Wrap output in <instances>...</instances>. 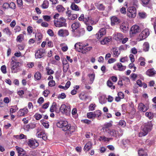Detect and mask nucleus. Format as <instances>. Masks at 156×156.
<instances>
[{
    "label": "nucleus",
    "mask_w": 156,
    "mask_h": 156,
    "mask_svg": "<svg viewBox=\"0 0 156 156\" xmlns=\"http://www.w3.org/2000/svg\"><path fill=\"white\" fill-rule=\"evenodd\" d=\"M152 127V125L151 122H148L145 123L142 126V130L139 133V136L142 137L146 135L151 130Z\"/></svg>",
    "instance_id": "1"
},
{
    "label": "nucleus",
    "mask_w": 156,
    "mask_h": 156,
    "mask_svg": "<svg viewBox=\"0 0 156 156\" xmlns=\"http://www.w3.org/2000/svg\"><path fill=\"white\" fill-rule=\"evenodd\" d=\"M66 22V20L63 17H61L57 20H54V24L56 27H66L67 26V23Z\"/></svg>",
    "instance_id": "2"
},
{
    "label": "nucleus",
    "mask_w": 156,
    "mask_h": 156,
    "mask_svg": "<svg viewBox=\"0 0 156 156\" xmlns=\"http://www.w3.org/2000/svg\"><path fill=\"white\" fill-rule=\"evenodd\" d=\"M20 63L19 62H16L12 60L11 63V69L13 73H16L20 70Z\"/></svg>",
    "instance_id": "3"
},
{
    "label": "nucleus",
    "mask_w": 156,
    "mask_h": 156,
    "mask_svg": "<svg viewBox=\"0 0 156 156\" xmlns=\"http://www.w3.org/2000/svg\"><path fill=\"white\" fill-rule=\"evenodd\" d=\"M136 15V10L135 7H129L127 9V16L130 18H135Z\"/></svg>",
    "instance_id": "4"
},
{
    "label": "nucleus",
    "mask_w": 156,
    "mask_h": 156,
    "mask_svg": "<svg viewBox=\"0 0 156 156\" xmlns=\"http://www.w3.org/2000/svg\"><path fill=\"white\" fill-rule=\"evenodd\" d=\"M59 110L62 114L66 115H69L70 113L71 108L69 105L66 106L64 104L62 105L59 108Z\"/></svg>",
    "instance_id": "5"
},
{
    "label": "nucleus",
    "mask_w": 156,
    "mask_h": 156,
    "mask_svg": "<svg viewBox=\"0 0 156 156\" xmlns=\"http://www.w3.org/2000/svg\"><path fill=\"white\" fill-rule=\"evenodd\" d=\"M69 124L66 121H60L57 123V126L58 127L61 128L62 130L66 131L67 130V127Z\"/></svg>",
    "instance_id": "6"
},
{
    "label": "nucleus",
    "mask_w": 156,
    "mask_h": 156,
    "mask_svg": "<svg viewBox=\"0 0 156 156\" xmlns=\"http://www.w3.org/2000/svg\"><path fill=\"white\" fill-rule=\"evenodd\" d=\"M150 31L148 29H145L139 35L140 40L145 39L150 34Z\"/></svg>",
    "instance_id": "7"
},
{
    "label": "nucleus",
    "mask_w": 156,
    "mask_h": 156,
    "mask_svg": "<svg viewBox=\"0 0 156 156\" xmlns=\"http://www.w3.org/2000/svg\"><path fill=\"white\" fill-rule=\"evenodd\" d=\"M28 145L31 148L34 149L35 148L38 146L39 144L35 139H31L28 140Z\"/></svg>",
    "instance_id": "8"
},
{
    "label": "nucleus",
    "mask_w": 156,
    "mask_h": 156,
    "mask_svg": "<svg viewBox=\"0 0 156 156\" xmlns=\"http://www.w3.org/2000/svg\"><path fill=\"white\" fill-rule=\"evenodd\" d=\"M50 111L51 112H55L57 113H58L60 112L59 106L55 102H53L51 106L50 107Z\"/></svg>",
    "instance_id": "9"
},
{
    "label": "nucleus",
    "mask_w": 156,
    "mask_h": 156,
    "mask_svg": "<svg viewBox=\"0 0 156 156\" xmlns=\"http://www.w3.org/2000/svg\"><path fill=\"white\" fill-rule=\"evenodd\" d=\"M106 34V30L105 28H102L96 34V38L98 40H100L102 37L105 35Z\"/></svg>",
    "instance_id": "10"
},
{
    "label": "nucleus",
    "mask_w": 156,
    "mask_h": 156,
    "mask_svg": "<svg viewBox=\"0 0 156 156\" xmlns=\"http://www.w3.org/2000/svg\"><path fill=\"white\" fill-rule=\"evenodd\" d=\"M84 23L86 25H94L95 24L94 21L92 20L91 16L89 15L86 16Z\"/></svg>",
    "instance_id": "11"
},
{
    "label": "nucleus",
    "mask_w": 156,
    "mask_h": 156,
    "mask_svg": "<svg viewBox=\"0 0 156 156\" xmlns=\"http://www.w3.org/2000/svg\"><path fill=\"white\" fill-rule=\"evenodd\" d=\"M85 33V30L84 28H81L76 31L74 32L73 36L76 37H78L83 35Z\"/></svg>",
    "instance_id": "12"
},
{
    "label": "nucleus",
    "mask_w": 156,
    "mask_h": 156,
    "mask_svg": "<svg viewBox=\"0 0 156 156\" xmlns=\"http://www.w3.org/2000/svg\"><path fill=\"white\" fill-rule=\"evenodd\" d=\"M58 34L59 36L64 37L68 36L69 35V32L67 30L61 29L58 31Z\"/></svg>",
    "instance_id": "13"
},
{
    "label": "nucleus",
    "mask_w": 156,
    "mask_h": 156,
    "mask_svg": "<svg viewBox=\"0 0 156 156\" xmlns=\"http://www.w3.org/2000/svg\"><path fill=\"white\" fill-rule=\"evenodd\" d=\"M113 68L115 70L123 71L126 69V66H123L121 63H118L116 64V66L114 65L113 66Z\"/></svg>",
    "instance_id": "14"
},
{
    "label": "nucleus",
    "mask_w": 156,
    "mask_h": 156,
    "mask_svg": "<svg viewBox=\"0 0 156 156\" xmlns=\"http://www.w3.org/2000/svg\"><path fill=\"white\" fill-rule=\"evenodd\" d=\"M113 37L116 41H121L122 39H123V36L121 33L115 32L113 35Z\"/></svg>",
    "instance_id": "15"
},
{
    "label": "nucleus",
    "mask_w": 156,
    "mask_h": 156,
    "mask_svg": "<svg viewBox=\"0 0 156 156\" xmlns=\"http://www.w3.org/2000/svg\"><path fill=\"white\" fill-rule=\"evenodd\" d=\"M112 38L111 37H105L103 39L100 41L101 44L102 45H107L112 41Z\"/></svg>",
    "instance_id": "16"
},
{
    "label": "nucleus",
    "mask_w": 156,
    "mask_h": 156,
    "mask_svg": "<svg viewBox=\"0 0 156 156\" xmlns=\"http://www.w3.org/2000/svg\"><path fill=\"white\" fill-rule=\"evenodd\" d=\"M71 11L70 10L67 11L66 12V15L69 20H74L76 19L77 16L76 14L71 13Z\"/></svg>",
    "instance_id": "17"
},
{
    "label": "nucleus",
    "mask_w": 156,
    "mask_h": 156,
    "mask_svg": "<svg viewBox=\"0 0 156 156\" xmlns=\"http://www.w3.org/2000/svg\"><path fill=\"white\" fill-rule=\"evenodd\" d=\"M148 108L149 107L147 105H145L142 103H140L138 106L139 110L143 112H146Z\"/></svg>",
    "instance_id": "18"
},
{
    "label": "nucleus",
    "mask_w": 156,
    "mask_h": 156,
    "mask_svg": "<svg viewBox=\"0 0 156 156\" xmlns=\"http://www.w3.org/2000/svg\"><path fill=\"white\" fill-rule=\"evenodd\" d=\"M128 26L127 22L122 23L120 26L121 31L124 33H126L128 31Z\"/></svg>",
    "instance_id": "19"
},
{
    "label": "nucleus",
    "mask_w": 156,
    "mask_h": 156,
    "mask_svg": "<svg viewBox=\"0 0 156 156\" xmlns=\"http://www.w3.org/2000/svg\"><path fill=\"white\" fill-rule=\"evenodd\" d=\"M140 31L139 27L136 25L133 26L131 28L130 33L133 34H136Z\"/></svg>",
    "instance_id": "20"
},
{
    "label": "nucleus",
    "mask_w": 156,
    "mask_h": 156,
    "mask_svg": "<svg viewBox=\"0 0 156 156\" xmlns=\"http://www.w3.org/2000/svg\"><path fill=\"white\" fill-rule=\"evenodd\" d=\"M18 153V156H23L25 154V151L22 148L16 146L15 147Z\"/></svg>",
    "instance_id": "21"
},
{
    "label": "nucleus",
    "mask_w": 156,
    "mask_h": 156,
    "mask_svg": "<svg viewBox=\"0 0 156 156\" xmlns=\"http://www.w3.org/2000/svg\"><path fill=\"white\" fill-rule=\"evenodd\" d=\"M81 26L80 23L78 22H75L73 23L71 25V28L72 29V31L75 32V30L77 29Z\"/></svg>",
    "instance_id": "22"
},
{
    "label": "nucleus",
    "mask_w": 156,
    "mask_h": 156,
    "mask_svg": "<svg viewBox=\"0 0 156 156\" xmlns=\"http://www.w3.org/2000/svg\"><path fill=\"white\" fill-rule=\"evenodd\" d=\"M28 112V109L26 108L20 109L18 112V115L20 116H23L27 114Z\"/></svg>",
    "instance_id": "23"
},
{
    "label": "nucleus",
    "mask_w": 156,
    "mask_h": 156,
    "mask_svg": "<svg viewBox=\"0 0 156 156\" xmlns=\"http://www.w3.org/2000/svg\"><path fill=\"white\" fill-rule=\"evenodd\" d=\"M113 54L114 57H118L120 54V51L117 48H113L111 50Z\"/></svg>",
    "instance_id": "24"
},
{
    "label": "nucleus",
    "mask_w": 156,
    "mask_h": 156,
    "mask_svg": "<svg viewBox=\"0 0 156 156\" xmlns=\"http://www.w3.org/2000/svg\"><path fill=\"white\" fill-rule=\"evenodd\" d=\"M111 25L112 26H114L115 24L118 23H120V21L119 19L116 16H113L111 19Z\"/></svg>",
    "instance_id": "25"
},
{
    "label": "nucleus",
    "mask_w": 156,
    "mask_h": 156,
    "mask_svg": "<svg viewBox=\"0 0 156 156\" xmlns=\"http://www.w3.org/2000/svg\"><path fill=\"white\" fill-rule=\"evenodd\" d=\"M156 74V71L153 69H149L146 72V74L150 76H152Z\"/></svg>",
    "instance_id": "26"
},
{
    "label": "nucleus",
    "mask_w": 156,
    "mask_h": 156,
    "mask_svg": "<svg viewBox=\"0 0 156 156\" xmlns=\"http://www.w3.org/2000/svg\"><path fill=\"white\" fill-rule=\"evenodd\" d=\"M92 144L90 142H88L85 145L84 150L85 151H87L90 150L92 147Z\"/></svg>",
    "instance_id": "27"
},
{
    "label": "nucleus",
    "mask_w": 156,
    "mask_h": 156,
    "mask_svg": "<svg viewBox=\"0 0 156 156\" xmlns=\"http://www.w3.org/2000/svg\"><path fill=\"white\" fill-rule=\"evenodd\" d=\"M74 47L76 51L78 52L82 51L83 49L82 44L80 42L76 43L74 45Z\"/></svg>",
    "instance_id": "28"
},
{
    "label": "nucleus",
    "mask_w": 156,
    "mask_h": 156,
    "mask_svg": "<svg viewBox=\"0 0 156 156\" xmlns=\"http://www.w3.org/2000/svg\"><path fill=\"white\" fill-rule=\"evenodd\" d=\"M71 9L74 11H78L80 10L79 6L75 4L74 2H72L70 6Z\"/></svg>",
    "instance_id": "29"
},
{
    "label": "nucleus",
    "mask_w": 156,
    "mask_h": 156,
    "mask_svg": "<svg viewBox=\"0 0 156 156\" xmlns=\"http://www.w3.org/2000/svg\"><path fill=\"white\" fill-rule=\"evenodd\" d=\"M67 130L69 133L70 134L72 133L73 132H74L76 130L75 126H71V125L69 124V126L67 127Z\"/></svg>",
    "instance_id": "30"
},
{
    "label": "nucleus",
    "mask_w": 156,
    "mask_h": 156,
    "mask_svg": "<svg viewBox=\"0 0 156 156\" xmlns=\"http://www.w3.org/2000/svg\"><path fill=\"white\" fill-rule=\"evenodd\" d=\"M108 133L111 136L116 137L117 135V132L114 129H109L108 131Z\"/></svg>",
    "instance_id": "31"
},
{
    "label": "nucleus",
    "mask_w": 156,
    "mask_h": 156,
    "mask_svg": "<svg viewBox=\"0 0 156 156\" xmlns=\"http://www.w3.org/2000/svg\"><path fill=\"white\" fill-rule=\"evenodd\" d=\"M112 140V138H107L105 136H100L98 138V140L99 141H103L105 142H108L110 140Z\"/></svg>",
    "instance_id": "32"
},
{
    "label": "nucleus",
    "mask_w": 156,
    "mask_h": 156,
    "mask_svg": "<svg viewBox=\"0 0 156 156\" xmlns=\"http://www.w3.org/2000/svg\"><path fill=\"white\" fill-rule=\"evenodd\" d=\"M95 6L100 11L104 10L105 9V6L102 4L96 3L95 4Z\"/></svg>",
    "instance_id": "33"
},
{
    "label": "nucleus",
    "mask_w": 156,
    "mask_h": 156,
    "mask_svg": "<svg viewBox=\"0 0 156 156\" xmlns=\"http://www.w3.org/2000/svg\"><path fill=\"white\" fill-rule=\"evenodd\" d=\"M99 99L100 103L101 104L105 103L107 101L105 96L104 95L100 96Z\"/></svg>",
    "instance_id": "34"
},
{
    "label": "nucleus",
    "mask_w": 156,
    "mask_h": 156,
    "mask_svg": "<svg viewBox=\"0 0 156 156\" xmlns=\"http://www.w3.org/2000/svg\"><path fill=\"white\" fill-rule=\"evenodd\" d=\"M47 139V136L45 133L40 134V141H42L43 140L45 141Z\"/></svg>",
    "instance_id": "35"
},
{
    "label": "nucleus",
    "mask_w": 156,
    "mask_h": 156,
    "mask_svg": "<svg viewBox=\"0 0 156 156\" xmlns=\"http://www.w3.org/2000/svg\"><path fill=\"white\" fill-rule=\"evenodd\" d=\"M138 154L139 156H147L146 152L143 149H140L138 151Z\"/></svg>",
    "instance_id": "36"
},
{
    "label": "nucleus",
    "mask_w": 156,
    "mask_h": 156,
    "mask_svg": "<svg viewBox=\"0 0 156 156\" xmlns=\"http://www.w3.org/2000/svg\"><path fill=\"white\" fill-rule=\"evenodd\" d=\"M88 76L90 79L89 83L91 84L93 83L95 78V74L94 73L89 74Z\"/></svg>",
    "instance_id": "37"
},
{
    "label": "nucleus",
    "mask_w": 156,
    "mask_h": 156,
    "mask_svg": "<svg viewBox=\"0 0 156 156\" xmlns=\"http://www.w3.org/2000/svg\"><path fill=\"white\" fill-rule=\"evenodd\" d=\"M49 2L48 1L45 0L42 5L41 6L43 9H46L49 6Z\"/></svg>",
    "instance_id": "38"
},
{
    "label": "nucleus",
    "mask_w": 156,
    "mask_h": 156,
    "mask_svg": "<svg viewBox=\"0 0 156 156\" xmlns=\"http://www.w3.org/2000/svg\"><path fill=\"white\" fill-rule=\"evenodd\" d=\"M56 9L59 12H62L64 11L65 9L61 5H58L56 7Z\"/></svg>",
    "instance_id": "39"
},
{
    "label": "nucleus",
    "mask_w": 156,
    "mask_h": 156,
    "mask_svg": "<svg viewBox=\"0 0 156 156\" xmlns=\"http://www.w3.org/2000/svg\"><path fill=\"white\" fill-rule=\"evenodd\" d=\"M24 39V35L22 34H20L16 38V41L17 42H21Z\"/></svg>",
    "instance_id": "40"
},
{
    "label": "nucleus",
    "mask_w": 156,
    "mask_h": 156,
    "mask_svg": "<svg viewBox=\"0 0 156 156\" xmlns=\"http://www.w3.org/2000/svg\"><path fill=\"white\" fill-rule=\"evenodd\" d=\"M94 112L95 118L96 117L98 119L101 116V112L100 110H96Z\"/></svg>",
    "instance_id": "41"
},
{
    "label": "nucleus",
    "mask_w": 156,
    "mask_h": 156,
    "mask_svg": "<svg viewBox=\"0 0 156 156\" xmlns=\"http://www.w3.org/2000/svg\"><path fill=\"white\" fill-rule=\"evenodd\" d=\"M149 48V45L147 42H145L143 44V50L145 51H148Z\"/></svg>",
    "instance_id": "42"
},
{
    "label": "nucleus",
    "mask_w": 156,
    "mask_h": 156,
    "mask_svg": "<svg viewBox=\"0 0 156 156\" xmlns=\"http://www.w3.org/2000/svg\"><path fill=\"white\" fill-rule=\"evenodd\" d=\"M92 49V47L91 46L87 47L85 48H84L82 50L81 52L83 54H85L88 51L91 50Z\"/></svg>",
    "instance_id": "43"
},
{
    "label": "nucleus",
    "mask_w": 156,
    "mask_h": 156,
    "mask_svg": "<svg viewBox=\"0 0 156 156\" xmlns=\"http://www.w3.org/2000/svg\"><path fill=\"white\" fill-rule=\"evenodd\" d=\"M107 83L108 86L112 89H115V86L113 85V83L110 80H108Z\"/></svg>",
    "instance_id": "44"
},
{
    "label": "nucleus",
    "mask_w": 156,
    "mask_h": 156,
    "mask_svg": "<svg viewBox=\"0 0 156 156\" xmlns=\"http://www.w3.org/2000/svg\"><path fill=\"white\" fill-rule=\"evenodd\" d=\"M87 117L89 119H94L95 118L94 112H89L87 114Z\"/></svg>",
    "instance_id": "45"
},
{
    "label": "nucleus",
    "mask_w": 156,
    "mask_h": 156,
    "mask_svg": "<svg viewBox=\"0 0 156 156\" xmlns=\"http://www.w3.org/2000/svg\"><path fill=\"white\" fill-rule=\"evenodd\" d=\"M3 33L5 34H6L9 35H10L12 34V33L11 31H10L9 28L8 27H6L4 28L3 30Z\"/></svg>",
    "instance_id": "46"
},
{
    "label": "nucleus",
    "mask_w": 156,
    "mask_h": 156,
    "mask_svg": "<svg viewBox=\"0 0 156 156\" xmlns=\"http://www.w3.org/2000/svg\"><path fill=\"white\" fill-rule=\"evenodd\" d=\"M45 55L46 52L44 49H40V58L44 57Z\"/></svg>",
    "instance_id": "47"
},
{
    "label": "nucleus",
    "mask_w": 156,
    "mask_h": 156,
    "mask_svg": "<svg viewBox=\"0 0 156 156\" xmlns=\"http://www.w3.org/2000/svg\"><path fill=\"white\" fill-rule=\"evenodd\" d=\"M18 109L17 106L14 105L12 106V108L10 109V113H13L16 112Z\"/></svg>",
    "instance_id": "48"
},
{
    "label": "nucleus",
    "mask_w": 156,
    "mask_h": 156,
    "mask_svg": "<svg viewBox=\"0 0 156 156\" xmlns=\"http://www.w3.org/2000/svg\"><path fill=\"white\" fill-rule=\"evenodd\" d=\"M123 144L125 147H127L130 145V142L129 140H126L123 141Z\"/></svg>",
    "instance_id": "49"
},
{
    "label": "nucleus",
    "mask_w": 156,
    "mask_h": 156,
    "mask_svg": "<svg viewBox=\"0 0 156 156\" xmlns=\"http://www.w3.org/2000/svg\"><path fill=\"white\" fill-rule=\"evenodd\" d=\"M142 2L143 6H146L149 4L150 0H140Z\"/></svg>",
    "instance_id": "50"
},
{
    "label": "nucleus",
    "mask_w": 156,
    "mask_h": 156,
    "mask_svg": "<svg viewBox=\"0 0 156 156\" xmlns=\"http://www.w3.org/2000/svg\"><path fill=\"white\" fill-rule=\"evenodd\" d=\"M139 16L141 18H144L146 16V13L143 12H140L138 13Z\"/></svg>",
    "instance_id": "51"
},
{
    "label": "nucleus",
    "mask_w": 156,
    "mask_h": 156,
    "mask_svg": "<svg viewBox=\"0 0 156 156\" xmlns=\"http://www.w3.org/2000/svg\"><path fill=\"white\" fill-rule=\"evenodd\" d=\"M96 106V105L95 104H90L89 107V110L91 111L94 110L95 109Z\"/></svg>",
    "instance_id": "52"
},
{
    "label": "nucleus",
    "mask_w": 156,
    "mask_h": 156,
    "mask_svg": "<svg viewBox=\"0 0 156 156\" xmlns=\"http://www.w3.org/2000/svg\"><path fill=\"white\" fill-rule=\"evenodd\" d=\"M41 122L42 123V124L45 128H48L49 126L48 124L46 122H44V120H41Z\"/></svg>",
    "instance_id": "53"
},
{
    "label": "nucleus",
    "mask_w": 156,
    "mask_h": 156,
    "mask_svg": "<svg viewBox=\"0 0 156 156\" xmlns=\"http://www.w3.org/2000/svg\"><path fill=\"white\" fill-rule=\"evenodd\" d=\"M69 67V64H66L63 65V72L64 73H66L68 70Z\"/></svg>",
    "instance_id": "54"
},
{
    "label": "nucleus",
    "mask_w": 156,
    "mask_h": 156,
    "mask_svg": "<svg viewBox=\"0 0 156 156\" xmlns=\"http://www.w3.org/2000/svg\"><path fill=\"white\" fill-rule=\"evenodd\" d=\"M46 70L48 75L52 74L54 73V71L52 70L49 69L48 67L46 68Z\"/></svg>",
    "instance_id": "55"
},
{
    "label": "nucleus",
    "mask_w": 156,
    "mask_h": 156,
    "mask_svg": "<svg viewBox=\"0 0 156 156\" xmlns=\"http://www.w3.org/2000/svg\"><path fill=\"white\" fill-rule=\"evenodd\" d=\"M11 101V99L9 97H5L3 99L4 102L6 104H8Z\"/></svg>",
    "instance_id": "56"
},
{
    "label": "nucleus",
    "mask_w": 156,
    "mask_h": 156,
    "mask_svg": "<svg viewBox=\"0 0 156 156\" xmlns=\"http://www.w3.org/2000/svg\"><path fill=\"white\" fill-rule=\"evenodd\" d=\"M43 17L44 20L47 21H49L51 19V17L49 16H43Z\"/></svg>",
    "instance_id": "57"
},
{
    "label": "nucleus",
    "mask_w": 156,
    "mask_h": 156,
    "mask_svg": "<svg viewBox=\"0 0 156 156\" xmlns=\"http://www.w3.org/2000/svg\"><path fill=\"white\" fill-rule=\"evenodd\" d=\"M137 76V75L134 73H133L130 75V77L133 80L135 81Z\"/></svg>",
    "instance_id": "58"
},
{
    "label": "nucleus",
    "mask_w": 156,
    "mask_h": 156,
    "mask_svg": "<svg viewBox=\"0 0 156 156\" xmlns=\"http://www.w3.org/2000/svg\"><path fill=\"white\" fill-rule=\"evenodd\" d=\"M146 116L148 117L150 119H152L153 116L152 115L151 112H147L145 114Z\"/></svg>",
    "instance_id": "59"
},
{
    "label": "nucleus",
    "mask_w": 156,
    "mask_h": 156,
    "mask_svg": "<svg viewBox=\"0 0 156 156\" xmlns=\"http://www.w3.org/2000/svg\"><path fill=\"white\" fill-rule=\"evenodd\" d=\"M151 21L152 22L154 21L153 25L154 27L155 31V33L156 34V20L154 18H152L151 19Z\"/></svg>",
    "instance_id": "60"
},
{
    "label": "nucleus",
    "mask_w": 156,
    "mask_h": 156,
    "mask_svg": "<svg viewBox=\"0 0 156 156\" xmlns=\"http://www.w3.org/2000/svg\"><path fill=\"white\" fill-rule=\"evenodd\" d=\"M119 125L123 127H124L126 126V122L123 120H121L119 121Z\"/></svg>",
    "instance_id": "61"
},
{
    "label": "nucleus",
    "mask_w": 156,
    "mask_h": 156,
    "mask_svg": "<svg viewBox=\"0 0 156 156\" xmlns=\"http://www.w3.org/2000/svg\"><path fill=\"white\" fill-rule=\"evenodd\" d=\"M1 70L3 73H6V67L5 65L2 66L1 67Z\"/></svg>",
    "instance_id": "62"
},
{
    "label": "nucleus",
    "mask_w": 156,
    "mask_h": 156,
    "mask_svg": "<svg viewBox=\"0 0 156 156\" xmlns=\"http://www.w3.org/2000/svg\"><path fill=\"white\" fill-rule=\"evenodd\" d=\"M112 126V124L111 122L106 123L104 125V127H103V128H108L111 127Z\"/></svg>",
    "instance_id": "63"
},
{
    "label": "nucleus",
    "mask_w": 156,
    "mask_h": 156,
    "mask_svg": "<svg viewBox=\"0 0 156 156\" xmlns=\"http://www.w3.org/2000/svg\"><path fill=\"white\" fill-rule=\"evenodd\" d=\"M49 93V91L46 90L43 91V94L45 97H47L48 96V95Z\"/></svg>",
    "instance_id": "64"
}]
</instances>
